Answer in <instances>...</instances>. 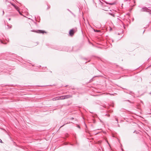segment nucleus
Listing matches in <instances>:
<instances>
[{"label": "nucleus", "instance_id": "nucleus-1", "mask_svg": "<svg viewBox=\"0 0 151 151\" xmlns=\"http://www.w3.org/2000/svg\"><path fill=\"white\" fill-rule=\"evenodd\" d=\"M141 12H147L149 13L150 14H151V10L147 8L145 6H143L140 10Z\"/></svg>", "mask_w": 151, "mask_h": 151}, {"label": "nucleus", "instance_id": "nucleus-2", "mask_svg": "<svg viewBox=\"0 0 151 151\" xmlns=\"http://www.w3.org/2000/svg\"><path fill=\"white\" fill-rule=\"evenodd\" d=\"M72 97V96L70 95L61 96V99H67L70 98H71Z\"/></svg>", "mask_w": 151, "mask_h": 151}, {"label": "nucleus", "instance_id": "nucleus-5", "mask_svg": "<svg viewBox=\"0 0 151 151\" xmlns=\"http://www.w3.org/2000/svg\"><path fill=\"white\" fill-rule=\"evenodd\" d=\"M61 96H57L52 99V100L53 101H56L59 100H61Z\"/></svg>", "mask_w": 151, "mask_h": 151}, {"label": "nucleus", "instance_id": "nucleus-3", "mask_svg": "<svg viewBox=\"0 0 151 151\" xmlns=\"http://www.w3.org/2000/svg\"><path fill=\"white\" fill-rule=\"evenodd\" d=\"M32 32H36L38 33H46V32L43 30H37L36 31H35L34 30H33L31 31Z\"/></svg>", "mask_w": 151, "mask_h": 151}, {"label": "nucleus", "instance_id": "nucleus-9", "mask_svg": "<svg viewBox=\"0 0 151 151\" xmlns=\"http://www.w3.org/2000/svg\"><path fill=\"white\" fill-rule=\"evenodd\" d=\"M94 32H100V31L99 30H95V29H94Z\"/></svg>", "mask_w": 151, "mask_h": 151}, {"label": "nucleus", "instance_id": "nucleus-24", "mask_svg": "<svg viewBox=\"0 0 151 151\" xmlns=\"http://www.w3.org/2000/svg\"><path fill=\"white\" fill-rule=\"evenodd\" d=\"M68 11H69L70 12H71L69 9H68Z\"/></svg>", "mask_w": 151, "mask_h": 151}, {"label": "nucleus", "instance_id": "nucleus-17", "mask_svg": "<svg viewBox=\"0 0 151 151\" xmlns=\"http://www.w3.org/2000/svg\"><path fill=\"white\" fill-rule=\"evenodd\" d=\"M1 43L4 44V43L2 42V41L1 40Z\"/></svg>", "mask_w": 151, "mask_h": 151}, {"label": "nucleus", "instance_id": "nucleus-8", "mask_svg": "<svg viewBox=\"0 0 151 151\" xmlns=\"http://www.w3.org/2000/svg\"><path fill=\"white\" fill-rule=\"evenodd\" d=\"M127 93H128L130 95H132V94L133 93V92L132 91H130L129 92H127Z\"/></svg>", "mask_w": 151, "mask_h": 151}, {"label": "nucleus", "instance_id": "nucleus-15", "mask_svg": "<svg viewBox=\"0 0 151 151\" xmlns=\"http://www.w3.org/2000/svg\"><path fill=\"white\" fill-rule=\"evenodd\" d=\"M4 11L3 10V14L4 15Z\"/></svg>", "mask_w": 151, "mask_h": 151}, {"label": "nucleus", "instance_id": "nucleus-7", "mask_svg": "<svg viewBox=\"0 0 151 151\" xmlns=\"http://www.w3.org/2000/svg\"><path fill=\"white\" fill-rule=\"evenodd\" d=\"M14 7L16 9V10L17 11H18V12L19 11L18 7L16 6H14Z\"/></svg>", "mask_w": 151, "mask_h": 151}, {"label": "nucleus", "instance_id": "nucleus-4", "mask_svg": "<svg viewBox=\"0 0 151 151\" xmlns=\"http://www.w3.org/2000/svg\"><path fill=\"white\" fill-rule=\"evenodd\" d=\"M105 2L107 4H109L111 5H115L116 4V2L115 1L112 2H110L109 1H105Z\"/></svg>", "mask_w": 151, "mask_h": 151}, {"label": "nucleus", "instance_id": "nucleus-21", "mask_svg": "<svg viewBox=\"0 0 151 151\" xmlns=\"http://www.w3.org/2000/svg\"><path fill=\"white\" fill-rule=\"evenodd\" d=\"M65 51H68V50H65Z\"/></svg>", "mask_w": 151, "mask_h": 151}, {"label": "nucleus", "instance_id": "nucleus-18", "mask_svg": "<svg viewBox=\"0 0 151 151\" xmlns=\"http://www.w3.org/2000/svg\"><path fill=\"white\" fill-rule=\"evenodd\" d=\"M110 30H112V28H110Z\"/></svg>", "mask_w": 151, "mask_h": 151}, {"label": "nucleus", "instance_id": "nucleus-13", "mask_svg": "<svg viewBox=\"0 0 151 151\" xmlns=\"http://www.w3.org/2000/svg\"><path fill=\"white\" fill-rule=\"evenodd\" d=\"M0 142H1V143H2V141L0 139Z\"/></svg>", "mask_w": 151, "mask_h": 151}, {"label": "nucleus", "instance_id": "nucleus-20", "mask_svg": "<svg viewBox=\"0 0 151 151\" xmlns=\"http://www.w3.org/2000/svg\"><path fill=\"white\" fill-rule=\"evenodd\" d=\"M65 124H64V125H63V126H61V127H63V126H64V125H65Z\"/></svg>", "mask_w": 151, "mask_h": 151}, {"label": "nucleus", "instance_id": "nucleus-11", "mask_svg": "<svg viewBox=\"0 0 151 151\" xmlns=\"http://www.w3.org/2000/svg\"><path fill=\"white\" fill-rule=\"evenodd\" d=\"M18 12H19V13L21 15H22V14L21 13V12H20V11H19Z\"/></svg>", "mask_w": 151, "mask_h": 151}, {"label": "nucleus", "instance_id": "nucleus-22", "mask_svg": "<svg viewBox=\"0 0 151 151\" xmlns=\"http://www.w3.org/2000/svg\"><path fill=\"white\" fill-rule=\"evenodd\" d=\"M78 127H79V128H80L79 126H78Z\"/></svg>", "mask_w": 151, "mask_h": 151}, {"label": "nucleus", "instance_id": "nucleus-25", "mask_svg": "<svg viewBox=\"0 0 151 151\" xmlns=\"http://www.w3.org/2000/svg\"><path fill=\"white\" fill-rule=\"evenodd\" d=\"M118 127H119V124H118Z\"/></svg>", "mask_w": 151, "mask_h": 151}, {"label": "nucleus", "instance_id": "nucleus-14", "mask_svg": "<svg viewBox=\"0 0 151 151\" xmlns=\"http://www.w3.org/2000/svg\"><path fill=\"white\" fill-rule=\"evenodd\" d=\"M12 5L14 6H16L15 5H14V4H12Z\"/></svg>", "mask_w": 151, "mask_h": 151}, {"label": "nucleus", "instance_id": "nucleus-10", "mask_svg": "<svg viewBox=\"0 0 151 151\" xmlns=\"http://www.w3.org/2000/svg\"><path fill=\"white\" fill-rule=\"evenodd\" d=\"M115 120L117 122V123H118V120L116 118H115Z\"/></svg>", "mask_w": 151, "mask_h": 151}, {"label": "nucleus", "instance_id": "nucleus-26", "mask_svg": "<svg viewBox=\"0 0 151 151\" xmlns=\"http://www.w3.org/2000/svg\"><path fill=\"white\" fill-rule=\"evenodd\" d=\"M10 20V19H9V20Z\"/></svg>", "mask_w": 151, "mask_h": 151}, {"label": "nucleus", "instance_id": "nucleus-23", "mask_svg": "<svg viewBox=\"0 0 151 151\" xmlns=\"http://www.w3.org/2000/svg\"><path fill=\"white\" fill-rule=\"evenodd\" d=\"M122 151H123V149H122Z\"/></svg>", "mask_w": 151, "mask_h": 151}, {"label": "nucleus", "instance_id": "nucleus-12", "mask_svg": "<svg viewBox=\"0 0 151 151\" xmlns=\"http://www.w3.org/2000/svg\"><path fill=\"white\" fill-rule=\"evenodd\" d=\"M50 6H48V7H47V9H50Z\"/></svg>", "mask_w": 151, "mask_h": 151}, {"label": "nucleus", "instance_id": "nucleus-6", "mask_svg": "<svg viewBox=\"0 0 151 151\" xmlns=\"http://www.w3.org/2000/svg\"><path fill=\"white\" fill-rule=\"evenodd\" d=\"M74 30L73 29H71L69 31V33L70 35L72 36L74 33Z\"/></svg>", "mask_w": 151, "mask_h": 151}, {"label": "nucleus", "instance_id": "nucleus-16", "mask_svg": "<svg viewBox=\"0 0 151 151\" xmlns=\"http://www.w3.org/2000/svg\"><path fill=\"white\" fill-rule=\"evenodd\" d=\"M71 119H73V117L71 118Z\"/></svg>", "mask_w": 151, "mask_h": 151}, {"label": "nucleus", "instance_id": "nucleus-19", "mask_svg": "<svg viewBox=\"0 0 151 151\" xmlns=\"http://www.w3.org/2000/svg\"><path fill=\"white\" fill-rule=\"evenodd\" d=\"M149 94H151V91L150 93Z\"/></svg>", "mask_w": 151, "mask_h": 151}]
</instances>
